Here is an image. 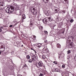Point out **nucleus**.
<instances>
[{
  "label": "nucleus",
  "instance_id": "423d86ee",
  "mask_svg": "<svg viewBox=\"0 0 76 76\" xmlns=\"http://www.w3.org/2000/svg\"><path fill=\"white\" fill-rule=\"evenodd\" d=\"M38 64L39 67H42L43 66V64L42 62H39L38 63Z\"/></svg>",
  "mask_w": 76,
  "mask_h": 76
},
{
  "label": "nucleus",
  "instance_id": "58836bf2",
  "mask_svg": "<svg viewBox=\"0 0 76 76\" xmlns=\"http://www.w3.org/2000/svg\"><path fill=\"white\" fill-rule=\"evenodd\" d=\"M30 25H33V24L32 23H30Z\"/></svg>",
  "mask_w": 76,
  "mask_h": 76
},
{
  "label": "nucleus",
  "instance_id": "3c124183",
  "mask_svg": "<svg viewBox=\"0 0 76 76\" xmlns=\"http://www.w3.org/2000/svg\"><path fill=\"white\" fill-rule=\"evenodd\" d=\"M0 18H1V16H0Z\"/></svg>",
  "mask_w": 76,
  "mask_h": 76
},
{
  "label": "nucleus",
  "instance_id": "cd10ccee",
  "mask_svg": "<svg viewBox=\"0 0 76 76\" xmlns=\"http://www.w3.org/2000/svg\"><path fill=\"white\" fill-rule=\"evenodd\" d=\"M62 67L63 69H64V67H65V65H63L62 66Z\"/></svg>",
  "mask_w": 76,
  "mask_h": 76
},
{
  "label": "nucleus",
  "instance_id": "2eb2a0df",
  "mask_svg": "<svg viewBox=\"0 0 76 76\" xmlns=\"http://www.w3.org/2000/svg\"><path fill=\"white\" fill-rule=\"evenodd\" d=\"M23 67L24 69H26L28 67L27 66L26 64H25L24 66H23Z\"/></svg>",
  "mask_w": 76,
  "mask_h": 76
},
{
  "label": "nucleus",
  "instance_id": "393cba45",
  "mask_svg": "<svg viewBox=\"0 0 76 76\" xmlns=\"http://www.w3.org/2000/svg\"><path fill=\"white\" fill-rule=\"evenodd\" d=\"M42 58L43 59H45L46 58V56H45V55H43L42 56Z\"/></svg>",
  "mask_w": 76,
  "mask_h": 76
},
{
  "label": "nucleus",
  "instance_id": "20e7f679",
  "mask_svg": "<svg viewBox=\"0 0 76 76\" xmlns=\"http://www.w3.org/2000/svg\"><path fill=\"white\" fill-rule=\"evenodd\" d=\"M43 52L44 53H48V49L46 47H45L43 49Z\"/></svg>",
  "mask_w": 76,
  "mask_h": 76
},
{
  "label": "nucleus",
  "instance_id": "f704fd0d",
  "mask_svg": "<svg viewBox=\"0 0 76 76\" xmlns=\"http://www.w3.org/2000/svg\"><path fill=\"white\" fill-rule=\"evenodd\" d=\"M13 26V25H11L10 26V28H12V27Z\"/></svg>",
  "mask_w": 76,
  "mask_h": 76
},
{
  "label": "nucleus",
  "instance_id": "72a5a7b5",
  "mask_svg": "<svg viewBox=\"0 0 76 76\" xmlns=\"http://www.w3.org/2000/svg\"><path fill=\"white\" fill-rule=\"evenodd\" d=\"M34 50V51H35V50H34V49H33L31 48V50Z\"/></svg>",
  "mask_w": 76,
  "mask_h": 76
},
{
  "label": "nucleus",
  "instance_id": "e433bc0d",
  "mask_svg": "<svg viewBox=\"0 0 76 76\" xmlns=\"http://www.w3.org/2000/svg\"><path fill=\"white\" fill-rule=\"evenodd\" d=\"M75 60H76V55L75 56Z\"/></svg>",
  "mask_w": 76,
  "mask_h": 76
},
{
  "label": "nucleus",
  "instance_id": "aec40b11",
  "mask_svg": "<svg viewBox=\"0 0 76 76\" xmlns=\"http://www.w3.org/2000/svg\"><path fill=\"white\" fill-rule=\"evenodd\" d=\"M67 1H66V0H64V1H63V3H64V4H66V3L67 2Z\"/></svg>",
  "mask_w": 76,
  "mask_h": 76
},
{
  "label": "nucleus",
  "instance_id": "b1692460",
  "mask_svg": "<svg viewBox=\"0 0 76 76\" xmlns=\"http://www.w3.org/2000/svg\"><path fill=\"white\" fill-rule=\"evenodd\" d=\"M5 48V47H4L3 45H1V47H0V49L1 48Z\"/></svg>",
  "mask_w": 76,
  "mask_h": 76
},
{
  "label": "nucleus",
  "instance_id": "0eeeda50",
  "mask_svg": "<svg viewBox=\"0 0 76 76\" xmlns=\"http://www.w3.org/2000/svg\"><path fill=\"white\" fill-rule=\"evenodd\" d=\"M14 8V9H15L16 10H19V7H18V6H16L15 5L14 6H12Z\"/></svg>",
  "mask_w": 76,
  "mask_h": 76
},
{
  "label": "nucleus",
  "instance_id": "ea45409f",
  "mask_svg": "<svg viewBox=\"0 0 76 76\" xmlns=\"http://www.w3.org/2000/svg\"><path fill=\"white\" fill-rule=\"evenodd\" d=\"M0 32H1V29L0 28Z\"/></svg>",
  "mask_w": 76,
  "mask_h": 76
},
{
  "label": "nucleus",
  "instance_id": "a18cd8bd",
  "mask_svg": "<svg viewBox=\"0 0 76 76\" xmlns=\"http://www.w3.org/2000/svg\"><path fill=\"white\" fill-rule=\"evenodd\" d=\"M62 13H63V14H64V12H63Z\"/></svg>",
  "mask_w": 76,
  "mask_h": 76
},
{
  "label": "nucleus",
  "instance_id": "7ed1b4c3",
  "mask_svg": "<svg viewBox=\"0 0 76 76\" xmlns=\"http://www.w3.org/2000/svg\"><path fill=\"white\" fill-rule=\"evenodd\" d=\"M4 3L3 2H1L0 3V10H3L4 8Z\"/></svg>",
  "mask_w": 76,
  "mask_h": 76
},
{
  "label": "nucleus",
  "instance_id": "4c0bfd02",
  "mask_svg": "<svg viewBox=\"0 0 76 76\" xmlns=\"http://www.w3.org/2000/svg\"><path fill=\"white\" fill-rule=\"evenodd\" d=\"M45 42H47V41L46 40H45Z\"/></svg>",
  "mask_w": 76,
  "mask_h": 76
},
{
  "label": "nucleus",
  "instance_id": "4468645a",
  "mask_svg": "<svg viewBox=\"0 0 76 76\" xmlns=\"http://www.w3.org/2000/svg\"><path fill=\"white\" fill-rule=\"evenodd\" d=\"M25 18H26V17H25V15H23L22 16V19H25Z\"/></svg>",
  "mask_w": 76,
  "mask_h": 76
},
{
  "label": "nucleus",
  "instance_id": "6ab92c4d",
  "mask_svg": "<svg viewBox=\"0 0 76 76\" xmlns=\"http://www.w3.org/2000/svg\"><path fill=\"white\" fill-rule=\"evenodd\" d=\"M32 39H36V37H35V36H33V37L32 38Z\"/></svg>",
  "mask_w": 76,
  "mask_h": 76
},
{
  "label": "nucleus",
  "instance_id": "c756f323",
  "mask_svg": "<svg viewBox=\"0 0 76 76\" xmlns=\"http://www.w3.org/2000/svg\"><path fill=\"white\" fill-rule=\"evenodd\" d=\"M73 21H74V20H73V19H71L70 20V22H71V23H72L73 22Z\"/></svg>",
  "mask_w": 76,
  "mask_h": 76
},
{
  "label": "nucleus",
  "instance_id": "09e8293b",
  "mask_svg": "<svg viewBox=\"0 0 76 76\" xmlns=\"http://www.w3.org/2000/svg\"><path fill=\"white\" fill-rule=\"evenodd\" d=\"M17 0V1H18L19 0Z\"/></svg>",
  "mask_w": 76,
  "mask_h": 76
},
{
  "label": "nucleus",
  "instance_id": "c03bdc74",
  "mask_svg": "<svg viewBox=\"0 0 76 76\" xmlns=\"http://www.w3.org/2000/svg\"><path fill=\"white\" fill-rule=\"evenodd\" d=\"M58 1H60V0H57Z\"/></svg>",
  "mask_w": 76,
  "mask_h": 76
},
{
  "label": "nucleus",
  "instance_id": "1a4fd4ad",
  "mask_svg": "<svg viewBox=\"0 0 76 76\" xmlns=\"http://www.w3.org/2000/svg\"><path fill=\"white\" fill-rule=\"evenodd\" d=\"M44 23H47V21L46 19H44L43 20H42Z\"/></svg>",
  "mask_w": 76,
  "mask_h": 76
},
{
  "label": "nucleus",
  "instance_id": "a19ab883",
  "mask_svg": "<svg viewBox=\"0 0 76 76\" xmlns=\"http://www.w3.org/2000/svg\"><path fill=\"white\" fill-rule=\"evenodd\" d=\"M1 28H2V29H3V26H1Z\"/></svg>",
  "mask_w": 76,
  "mask_h": 76
},
{
  "label": "nucleus",
  "instance_id": "de8ad7c7",
  "mask_svg": "<svg viewBox=\"0 0 76 76\" xmlns=\"http://www.w3.org/2000/svg\"><path fill=\"white\" fill-rule=\"evenodd\" d=\"M23 45H21V47H23Z\"/></svg>",
  "mask_w": 76,
  "mask_h": 76
},
{
  "label": "nucleus",
  "instance_id": "ddd939ff",
  "mask_svg": "<svg viewBox=\"0 0 76 76\" xmlns=\"http://www.w3.org/2000/svg\"><path fill=\"white\" fill-rule=\"evenodd\" d=\"M15 44H16V45H17L18 47V46H19V45H20V44H19V42H16Z\"/></svg>",
  "mask_w": 76,
  "mask_h": 76
},
{
  "label": "nucleus",
  "instance_id": "a878e982",
  "mask_svg": "<svg viewBox=\"0 0 76 76\" xmlns=\"http://www.w3.org/2000/svg\"><path fill=\"white\" fill-rule=\"evenodd\" d=\"M67 54H70V53H71L70 50H68L67 51Z\"/></svg>",
  "mask_w": 76,
  "mask_h": 76
},
{
  "label": "nucleus",
  "instance_id": "864d4df0",
  "mask_svg": "<svg viewBox=\"0 0 76 76\" xmlns=\"http://www.w3.org/2000/svg\"><path fill=\"white\" fill-rule=\"evenodd\" d=\"M59 58H60V57H59Z\"/></svg>",
  "mask_w": 76,
  "mask_h": 76
},
{
  "label": "nucleus",
  "instance_id": "f03ea898",
  "mask_svg": "<svg viewBox=\"0 0 76 76\" xmlns=\"http://www.w3.org/2000/svg\"><path fill=\"white\" fill-rule=\"evenodd\" d=\"M31 11L32 13H33L34 15H35V14H37V10H35V8L34 7H32L31 8Z\"/></svg>",
  "mask_w": 76,
  "mask_h": 76
},
{
  "label": "nucleus",
  "instance_id": "5701e85b",
  "mask_svg": "<svg viewBox=\"0 0 76 76\" xmlns=\"http://www.w3.org/2000/svg\"><path fill=\"white\" fill-rule=\"evenodd\" d=\"M32 61L33 60H32L30 59L28 60V61L29 63H32Z\"/></svg>",
  "mask_w": 76,
  "mask_h": 76
},
{
  "label": "nucleus",
  "instance_id": "6e6552de",
  "mask_svg": "<svg viewBox=\"0 0 76 76\" xmlns=\"http://www.w3.org/2000/svg\"><path fill=\"white\" fill-rule=\"evenodd\" d=\"M54 9H55V13H57L58 12V8L57 7H55L54 8Z\"/></svg>",
  "mask_w": 76,
  "mask_h": 76
},
{
  "label": "nucleus",
  "instance_id": "f257e3e1",
  "mask_svg": "<svg viewBox=\"0 0 76 76\" xmlns=\"http://www.w3.org/2000/svg\"><path fill=\"white\" fill-rule=\"evenodd\" d=\"M14 11V7L13 6H11L10 7H7L6 10L5 12L8 13H10L12 12H13Z\"/></svg>",
  "mask_w": 76,
  "mask_h": 76
},
{
  "label": "nucleus",
  "instance_id": "f8f14e48",
  "mask_svg": "<svg viewBox=\"0 0 76 76\" xmlns=\"http://www.w3.org/2000/svg\"><path fill=\"white\" fill-rule=\"evenodd\" d=\"M5 51V48L0 49V51L1 52H3V51Z\"/></svg>",
  "mask_w": 76,
  "mask_h": 76
},
{
  "label": "nucleus",
  "instance_id": "412c9836",
  "mask_svg": "<svg viewBox=\"0 0 76 76\" xmlns=\"http://www.w3.org/2000/svg\"><path fill=\"white\" fill-rule=\"evenodd\" d=\"M26 57L27 58V59H30V56L29 55H27Z\"/></svg>",
  "mask_w": 76,
  "mask_h": 76
},
{
  "label": "nucleus",
  "instance_id": "c9c22d12",
  "mask_svg": "<svg viewBox=\"0 0 76 76\" xmlns=\"http://www.w3.org/2000/svg\"><path fill=\"white\" fill-rule=\"evenodd\" d=\"M11 0H7V1H8L9 2V1H10Z\"/></svg>",
  "mask_w": 76,
  "mask_h": 76
},
{
  "label": "nucleus",
  "instance_id": "c85d7f7f",
  "mask_svg": "<svg viewBox=\"0 0 76 76\" xmlns=\"http://www.w3.org/2000/svg\"><path fill=\"white\" fill-rule=\"evenodd\" d=\"M53 63H55V64H57V61H53Z\"/></svg>",
  "mask_w": 76,
  "mask_h": 76
},
{
  "label": "nucleus",
  "instance_id": "79ce46f5",
  "mask_svg": "<svg viewBox=\"0 0 76 76\" xmlns=\"http://www.w3.org/2000/svg\"><path fill=\"white\" fill-rule=\"evenodd\" d=\"M18 76H22V75H18Z\"/></svg>",
  "mask_w": 76,
  "mask_h": 76
},
{
  "label": "nucleus",
  "instance_id": "473e14b6",
  "mask_svg": "<svg viewBox=\"0 0 76 76\" xmlns=\"http://www.w3.org/2000/svg\"><path fill=\"white\" fill-rule=\"evenodd\" d=\"M40 28H41V29H42L43 28V27H42V26H40Z\"/></svg>",
  "mask_w": 76,
  "mask_h": 76
},
{
  "label": "nucleus",
  "instance_id": "2f4dec72",
  "mask_svg": "<svg viewBox=\"0 0 76 76\" xmlns=\"http://www.w3.org/2000/svg\"><path fill=\"white\" fill-rule=\"evenodd\" d=\"M44 33H45V34H48V32H47V31H44Z\"/></svg>",
  "mask_w": 76,
  "mask_h": 76
},
{
  "label": "nucleus",
  "instance_id": "37998d69",
  "mask_svg": "<svg viewBox=\"0 0 76 76\" xmlns=\"http://www.w3.org/2000/svg\"><path fill=\"white\" fill-rule=\"evenodd\" d=\"M1 52L0 51V55H1Z\"/></svg>",
  "mask_w": 76,
  "mask_h": 76
},
{
  "label": "nucleus",
  "instance_id": "9d476101",
  "mask_svg": "<svg viewBox=\"0 0 76 76\" xmlns=\"http://www.w3.org/2000/svg\"><path fill=\"white\" fill-rule=\"evenodd\" d=\"M45 14L47 16H48L50 15V11H46Z\"/></svg>",
  "mask_w": 76,
  "mask_h": 76
},
{
  "label": "nucleus",
  "instance_id": "39448f33",
  "mask_svg": "<svg viewBox=\"0 0 76 76\" xmlns=\"http://www.w3.org/2000/svg\"><path fill=\"white\" fill-rule=\"evenodd\" d=\"M32 59L33 61H36L37 60V57H36V56L35 55L32 56Z\"/></svg>",
  "mask_w": 76,
  "mask_h": 76
},
{
  "label": "nucleus",
  "instance_id": "7c9ffc66",
  "mask_svg": "<svg viewBox=\"0 0 76 76\" xmlns=\"http://www.w3.org/2000/svg\"><path fill=\"white\" fill-rule=\"evenodd\" d=\"M58 54L59 55V56H61L63 54L62 53H58Z\"/></svg>",
  "mask_w": 76,
  "mask_h": 76
},
{
  "label": "nucleus",
  "instance_id": "9b49d317",
  "mask_svg": "<svg viewBox=\"0 0 76 76\" xmlns=\"http://www.w3.org/2000/svg\"><path fill=\"white\" fill-rule=\"evenodd\" d=\"M37 47H39V48H40V47H42V44L40 43H39L37 45Z\"/></svg>",
  "mask_w": 76,
  "mask_h": 76
},
{
  "label": "nucleus",
  "instance_id": "a211bd4d",
  "mask_svg": "<svg viewBox=\"0 0 76 76\" xmlns=\"http://www.w3.org/2000/svg\"><path fill=\"white\" fill-rule=\"evenodd\" d=\"M48 19L49 21H52V19L51 18V17H48Z\"/></svg>",
  "mask_w": 76,
  "mask_h": 76
},
{
  "label": "nucleus",
  "instance_id": "4be33fe9",
  "mask_svg": "<svg viewBox=\"0 0 76 76\" xmlns=\"http://www.w3.org/2000/svg\"><path fill=\"white\" fill-rule=\"evenodd\" d=\"M53 72H58V69H55V70H53Z\"/></svg>",
  "mask_w": 76,
  "mask_h": 76
},
{
  "label": "nucleus",
  "instance_id": "8fccbe9b",
  "mask_svg": "<svg viewBox=\"0 0 76 76\" xmlns=\"http://www.w3.org/2000/svg\"><path fill=\"white\" fill-rule=\"evenodd\" d=\"M55 69H54V70H55Z\"/></svg>",
  "mask_w": 76,
  "mask_h": 76
},
{
  "label": "nucleus",
  "instance_id": "bb28decb",
  "mask_svg": "<svg viewBox=\"0 0 76 76\" xmlns=\"http://www.w3.org/2000/svg\"><path fill=\"white\" fill-rule=\"evenodd\" d=\"M39 76H44V74H42V73H40V75Z\"/></svg>",
  "mask_w": 76,
  "mask_h": 76
},
{
  "label": "nucleus",
  "instance_id": "49530a36",
  "mask_svg": "<svg viewBox=\"0 0 76 76\" xmlns=\"http://www.w3.org/2000/svg\"><path fill=\"white\" fill-rule=\"evenodd\" d=\"M34 52L35 53H37V52H36V51H35V50L34 51Z\"/></svg>",
  "mask_w": 76,
  "mask_h": 76
},
{
  "label": "nucleus",
  "instance_id": "f3484780",
  "mask_svg": "<svg viewBox=\"0 0 76 76\" xmlns=\"http://www.w3.org/2000/svg\"><path fill=\"white\" fill-rule=\"evenodd\" d=\"M57 47L58 48H61V45L59 44H58L57 45Z\"/></svg>",
  "mask_w": 76,
  "mask_h": 76
},
{
  "label": "nucleus",
  "instance_id": "dca6fc26",
  "mask_svg": "<svg viewBox=\"0 0 76 76\" xmlns=\"http://www.w3.org/2000/svg\"><path fill=\"white\" fill-rule=\"evenodd\" d=\"M43 1L45 2V3H47L48 2L49 0H43Z\"/></svg>",
  "mask_w": 76,
  "mask_h": 76
},
{
  "label": "nucleus",
  "instance_id": "603ef678",
  "mask_svg": "<svg viewBox=\"0 0 76 76\" xmlns=\"http://www.w3.org/2000/svg\"><path fill=\"white\" fill-rule=\"evenodd\" d=\"M37 67H38V66H37Z\"/></svg>",
  "mask_w": 76,
  "mask_h": 76
}]
</instances>
